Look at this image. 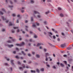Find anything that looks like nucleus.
Segmentation results:
<instances>
[{
	"instance_id": "5fc2aeb1",
	"label": "nucleus",
	"mask_w": 73,
	"mask_h": 73,
	"mask_svg": "<svg viewBox=\"0 0 73 73\" xmlns=\"http://www.w3.org/2000/svg\"><path fill=\"white\" fill-rule=\"evenodd\" d=\"M8 22H9V20H7L6 21V22L7 23Z\"/></svg>"
},
{
	"instance_id": "412c9836",
	"label": "nucleus",
	"mask_w": 73,
	"mask_h": 73,
	"mask_svg": "<svg viewBox=\"0 0 73 73\" xmlns=\"http://www.w3.org/2000/svg\"><path fill=\"white\" fill-rule=\"evenodd\" d=\"M18 64L19 65H21V62L19 61H18Z\"/></svg>"
},
{
	"instance_id": "0e129e2a",
	"label": "nucleus",
	"mask_w": 73,
	"mask_h": 73,
	"mask_svg": "<svg viewBox=\"0 0 73 73\" xmlns=\"http://www.w3.org/2000/svg\"><path fill=\"white\" fill-rule=\"evenodd\" d=\"M58 10H61V8H58Z\"/></svg>"
},
{
	"instance_id": "49530a36",
	"label": "nucleus",
	"mask_w": 73,
	"mask_h": 73,
	"mask_svg": "<svg viewBox=\"0 0 73 73\" xmlns=\"http://www.w3.org/2000/svg\"><path fill=\"white\" fill-rule=\"evenodd\" d=\"M16 51H14L13 52V53H14V54H16Z\"/></svg>"
},
{
	"instance_id": "2f4dec72",
	"label": "nucleus",
	"mask_w": 73,
	"mask_h": 73,
	"mask_svg": "<svg viewBox=\"0 0 73 73\" xmlns=\"http://www.w3.org/2000/svg\"><path fill=\"white\" fill-rule=\"evenodd\" d=\"M22 66L23 67V68H25V65L24 64Z\"/></svg>"
},
{
	"instance_id": "052dcab7",
	"label": "nucleus",
	"mask_w": 73,
	"mask_h": 73,
	"mask_svg": "<svg viewBox=\"0 0 73 73\" xmlns=\"http://www.w3.org/2000/svg\"><path fill=\"white\" fill-rule=\"evenodd\" d=\"M20 58L22 60H23V57L21 56L20 57Z\"/></svg>"
},
{
	"instance_id": "6e6d98bb",
	"label": "nucleus",
	"mask_w": 73,
	"mask_h": 73,
	"mask_svg": "<svg viewBox=\"0 0 73 73\" xmlns=\"http://www.w3.org/2000/svg\"><path fill=\"white\" fill-rule=\"evenodd\" d=\"M33 27H36V25H33Z\"/></svg>"
},
{
	"instance_id": "1a4fd4ad",
	"label": "nucleus",
	"mask_w": 73,
	"mask_h": 73,
	"mask_svg": "<svg viewBox=\"0 0 73 73\" xmlns=\"http://www.w3.org/2000/svg\"><path fill=\"white\" fill-rule=\"evenodd\" d=\"M36 71L37 73H40V70L38 69H36Z\"/></svg>"
},
{
	"instance_id": "bb28decb",
	"label": "nucleus",
	"mask_w": 73,
	"mask_h": 73,
	"mask_svg": "<svg viewBox=\"0 0 73 73\" xmlns=\"http://www.w3.org/2000/svg\"><path fill=\"white\" fill-rule=\"evenodd\" d=\"M31 3H34V1L33 0H31Z\"/></svg>"
},
{
	"instance_id": "a211bd4d",
	"label": "nucleus",
	"mask_w": 73,
	"mask_h": 73,
	"mask_svg": "<svg viewBox=\"0 0 73 73\" xmlns=\"http://www.w3.org/2000/svg\"><path fill=\"white\" fill-rule=\"evenodd\" d=\"M31 21H33V17H31Z\"/></svg>"
},
{
	"instance_id": "aec40b11",
	"label": "nucleus",
	"mask_w": 73,
	"mask_h": 73,
	"mask_svg": "<svg viewBox=\"0 0 73 73\" xmlns=\"http://www.w3.org/2000/svg\"><path fill=\"white\" fill-rule=\"evenodd\" d=\"M48 13H49V11H48L46 12V15H48Z\"/></svg>"
},
{
	"instance_id": "a19ab883",
	"label": "nucleus",
	"mask_w": 73,
	"mask_h": 73,
	"mask_svg": "<svg viewBox=\"0 0 73 73\" xmlns=\"http://www.w3.org/2000/svg\"><path fill=\"white\" fill-rule=\"evenodd\" d=\"M63 56H64V57H66L67 56V55H63Z\"/></svg>"
},
{
	"instance_id": "6ab92c4d",
	"label": "nucleus",
	"mask_w": 73,
	"mask_h": 73,
	"mask_svg": "<svg viewBox=\"0 0 73 73\" xmlns=\"http://www.w3.org/2000/svg\"><path fill=\"white\" fill-rule=\"evenodd\" d=\"M34 13H35V14H36V13H39L36 11H34Z\"/></svg>"
},
{
	"instance_id": "ddd939ff",
	"label": "nucleus",
	"mask_w": 73,
	"mask_h": 73,
	"mask_svg": "<svg viewBox=\"0 0 73 73\" xmlns=\"http://www.w3.org/2000/svg\"><path fill=\"white\" fill-rule=\"evenodd\" d=\"M15 58H16L17 59H19V58H19V57L18 56H15Z\"/></svg>"
},
{
	"instance_id": "bf43d9fd",
	"label": "nucleus",
	"mask_w": 73,
	"mask_h": 73,
	"mask_svg": "<svg viewBox=\"0 0 73 73\" xmlns=\"http://www.w3.org/2000/svg\"><path fill=\"white\" fill-rule=\"evenodd\" d=\"M5 65H8V64H7V63H5Z\"/></svg>"
},
{
	"instance_id": "f704fd0d",
	"label": "nucleus",
	"mask_w": 73,
	"mask_h": 73,
	"mask_svg": "<svg viewBox=\"0 0 73 73\" xmlns=\"http://www.w3.org/2000/svg\"><path fill=\"white\" fill-rule=\"evenodd\" d=\"M34 38H37V36L36 35H35L34 36Z\"/></svg>"
},
{
	"instance_id": "a878e982",
	"label": "nucleus",
	"mask_w": 73,
	"mask_h": 73,
	"mask_svg": "<svg viewBox=\"0 0 73 73\" xmlns=\"http://www.w3.org/2000/svg\"><path fill=\"white\" fill-rule=\"evenodd\" d=\"M52 68L53 69H56V66H54L52 67Z\"/></svg>"
},
{
	"instance_id": "9d476101",
	"label": "nucleus",
	"mask_w": 73,
	"mask_h": 73,
	"mask_svg": "<svg viewBox=\"0 0 73 73\" xmlns=\"http://www.w3.org/2000/svg\"><path fill=\"white\" fill-rule=\"evenodd\" d=\"M31 73H36V71H35V70H31Z\"/></svg>"
},
{
	"instance_id": "423d86ee",
	"label": "nucleus",
	"mask_w": 73,
	"mask_h": 73,
	"mask_svg": "<svg viewBox=\"0 0 73 73\" xmlns=\"http://www.w3.org/2000/svg\"><path fill=\"white\" fill-rule=\"evenodd\" d=\"M13 25V24H12V22L9 23V27H10V26H12Z\"/></svg>"
},
{
	"instance_id": "9b49d317",
	"label": "nucleus",
	"mask_w": 73,
	"mask_h": 73,
	"mask_svg": "<svg viewBox=\"0 0 73 73\" xmlns=\"http://www.w3.org/2000/svg\"><path fill=\"white\" fill-rule=\"evenodd\" d=\"M40 70L41 71V72H44V68H42L40 69Z\"/></svg>"
},
{
	"instance_id": "5701e85b",
	"label": "nucleus",
	"mask_w": 73,
	"mask_h": 73,
	"mask_svg": "<svg viewBox=\"0 0 73 73\" xmlns=\"http://www.w3.org/2000/svg\"><path fill=\"white\" fill-rule=\"evenodd\" d=\"M64 62L65 63V65H67V62L66 61H64Z\"/></svg>"
},
{
	"instance_id": "b1692460",
	"label": "nucleus",
	"mask_w": 73,
	"mask_h": 73,
	"mask_svg": "<svg viewBox=\"0 0 73 73\" xmlns=\"http://www.w3.org/2000/svg\"><path fill=\"white\" fill-rule=\"evenodd\" d=\"M0 13L1 15H3V13L1 11H0Z\"/></svg>"
},
{
	"instance_id": "7ed1b4c3",
	"label": "nucleus",
	"mask_w": 73,
	"mask_h": 73,
	"mask_svg": "<svg viewBox=\"0 0 73 73\" xmlns=\"http://www.w3.org/2000/svg\"><path fill=\"white\" fill-rule=\"evenodd\" d=\"M41 45H43V44H42V43H38L37 45H36V46H37V47H38V46H40Z\"/></svg>"
},
{
	"instance_id": "72a5a7b5",
	"label": "nucleus",
	"mask_w": 73,
	"mask_h": 73,
	"mask_svg": "<svg viewBox=\"0 0 73 73\" xmlns=\"http://www.w3.org/2000/svg\"><path fill=\"white\" fill-rule=\"evenodd\" d=\"M11 40L13 42H14L15 41V39H12Z\"/></svg>"
},
{
	"instance_id": "dca6fc26",
	"label": "nucleus",
	"mask_w": 73,
	"mask_h": 73,
	"mask_svg": "<svg viewBox=\"0 0 73 73\" xmlns=\"http://www.w3.org/2000/svg\"><path fill=\"white\" fill-rule=\"evenodd\" d=\"M60 65L62 67H64V64H62V63H60Z\"/></svg>"
},
{
	"instance_id": "e2e57ef3",
	"label": "nucleus",
	"mask_w": 73,
	"mask_h": 73,
	"mask_svg": "<svg viewBox=\"0 0 73 73\" xmlns=\"http://www.w3.org/2000/svg\"><path fill=\"white\" fill-rule=\"evenodd\" d=\"M9 38H10V39H12V38H13L12 37H9Z\"/></svg>"
},
{
	"instance_id": "f257e3e1",
	"label": "nucleus",
	"mask_w": 73,
	"mask_h": 73,
	"mask_svg": "<svg viewBox=\"0 0 73 73\" xmlns=\"http://www.w3.org/2000/svg\"><path fill=\"white\" fill-rule=\"evenodd\" d=\"M13 61H14L13 60H11V63L13 66L15 65V64H14V63H13Z\"/></svg>"
},
{
	"instance_id": "13d9d810",
	"label": "nucleus",
	"mask_w": 73,
	"mask_h": 73,
	"mask_svg": "<svg viewBox=\"0 0 73 73\" xmlns=\"http://www.w3.org/2000/svg\"><path fill=\"white\" fill-rule=\"evenodd\" d=\"M49 34H50V35H53V34H52V33L51 32H50L49 33Z\"/></svg>"
},
{
	"instance_id": "7c9ffc66",
	"label": "nucleus",
	"mask_w": 73,
	"mask_h": 73,
	"mask_svg": "<svg viewBox=\"0 0 73 73\" xmlns=\"http://www.w3.org/2000/svg\"><path fill=\"white\" fill-rule=\"evenodd\" d=\"M46 66H47V67H48V68H50V65H49L47 64Z\"/></svg>"
},
{
	"instance_id": "79ce46f5",
	"label": "nucleus",
	"mask_w": 73,
	"mask_h": 73,
	"mask_svg": "<svg viewBox=\"0 0 73 73\" xmlns=\"http://www.w3.org/2000/svg\"><path fill=\"white\" fill-rule=\"evenodd\" d=\"M29 41H30V42H32V39H30L29 40Z\"/></svg>"
},
{
	"instance_id": "2eb2a0df",
	"label": "nucleus",
	"mask_w": 73,
	"mask_h": 73,
	"mask_svg": "<svg viewBox=\"0 0 73 73\" xmlns=\"http://www.w3.org/2000/svg\"><path fill=\"white\" fill-rule=\"evenodd\" d=\"M5 58H6V59H7V61H9V60H10V59H9V58H7V57H5Z\"/></svg>"
},
{
	"instance_id": "c9c22d12",
	"label": "nucleus",
	"mask_w": 73,
	"mask_h": 73,
	"mask_svg": "<svg viewBox=\"0 0 73 73\" xmlns=\"http://www.w3.org/2000/svg\"><path fill=\"white\" fill-rule=\"evenodd\" d=\"M11 32L13 33H15V31L12 30Z\"/></svg>"
},
{
	"instance_id": "473e14b6",
	"label": "nucleus",
	"mask_w": 73,
	"mask_h": 73,
	"mask_svg": "<svg viewBox=\"0 0 73 73\" xmlns=\"http://www.w3.org/2000/svg\"><path fill=\"white\" fill-rule=\"evenodd\" d=\"M68 61L69 62L72 61V59H69Z\"/></svg>"
},
{
	"instance_id": "393cba45",
	"label": "nucleus",
	"mask_w": 73,
	"mask_h": 73,
	"mask_svg": "<svg viewBox=\"0 0 73 73\" xmlns=\"http://www.w3.org/2000/svg\"><path fill=\"white\" fill-rule=\"evenodd\" d=\"M12 16H13V17H15V16H16V15L15 14H13L12 15Z\"/></svg>"
},
{
	"instance_id": "3c124183",
	"label": "nucleus",
	"mask_w": 73,
	"mask_h": 73,
	"mask_svg": "<svg viewBox=\"0 0 73 73\" xmlns=\"http://www.w3.org/2000/svg\"><path fill=\"white\" fill-rule=\"evenodd\" d=\"M37 17H38V18H40V17H41V16H40V15H38Z\"/></svg>"
},
{
	"instance_id": "de8ad7c7",
	"label": "nucleus",
	"mask_w": 73,
	"mask_h": 73,
	"mask_svg": "<svg viewBox=\"0 0 73 73\" xmlns=\"http://www.w3.org/2000/svg\"><path fill=\"white\" fill-rule=\"evenodd\" d=\"M31 63H32V62H31V61H29V62L28 64H31Z\"/></svg>"
},
{
	"instance_id": "0eeeda50",
	"label": "nucleus",
	"mask_w": 73,
	"mask_h": 73,
	"mask_svg": "<svg viewBox=\"0 0 73 73\" xmlns=\"http://www.w3.org/2000/svg\"><path fill=\"white\" fill-rule=\"evenodd\" d=\"M21 52L24 55V56H25L26 55V54L24 53V51H21Z\"/></svg>"
},
{
	"instance_id": "4d7b16f0",
	"label": "nucleus",
	"mask_w": 73,
	"mask_h": 73,
	"mask_svg": "<svg viewBox=\"0 0 73 73\" xmlns=\"http://www.w3.org/2000/svg\"><path fill=\"white\" fill-rule=\"evenodd\" d=\"M10 3H11V4H13V2H12L11 1H10Z\"/></svg>"
},
{
	"instance_id": "f3484780",
	"label": "nucleus",
	"mask_w": 73,
	"mask_h": 73,
	"mask_svg": "<svg viewBox=\"0 0 73 73\" xmlns=\"http://www.w3.org/2000/svg\"><path fill=\"white\" fill-rule=\"evenodd\" d=\"M13 28H14V29H18V28H19V27H13Z\"/></svg>"
},
{
	"instance_id": "a18cd8bd",
	"label": "nucleus",
	"mask_w": 73,
	"mask_h": 73,
	"mask_svg": "<svg viewBox=\"0 0 73 73\" xmlns=\"http://www.w3.org/2000/svg\"><path fill=\"white\" fill-rule=\"evenodd\" d=\"M19 31H20V30H19V29H18L17 31V32L18 33H19Z\"/></svg>"
},
{
	"instance_id": "4be33fe9",
	"label": "nucleus",
	"mask_w": 73,
	"mask_h": 73,
	"mask_svg": "<svg viewBox=\"0 0 73 73\" xmlns=\"http://www.w3.org/2000/svg\"><path fill=\"white\" fill-rule=\"evenodd\" d=\"M16 45H17V46H21L20 44H16Z\"/></svg>"
},
{
	"instance_id": "680f3d73",
	"label": "nucleus",
	"mask_w": 73,
	"mask_h": 73,
	"mask_svg": "<svg viewBox=\"0 0 73 73\" xmlns=\"http://www.w3.org/2000/svg\"><path fill=\"white\" fill-rule=\"evenodd\" d=\"M25 51L26 52H27L28 51V49H26V50H25Z\"/></svg>"
},
{
	"instance_id": "e433bc0d",
	"label": "nucleus",
	"mask_w": 73,
	"mask_h": 73,
	"mask_svg": "<svg viewBox=\"0 0 73 73\" xmlns=\"http://www.w3.org/2000/svg\"><path fill=\"white\" fill-rule=\"evenodd\" d=\"M2 11H3L4 12H6L5 10L4 9H2Z\"/></svg>"
},
{
	"instance_id": "774afa93",
	"label": "nucleus",
	"mask_w": 73,
	"mask_h": 73,
	"mask_svg": "<svg viewBox=\"0 0 73 73\" xmlns=\"http://www.w3.org/2000/svg\"><path fill=\"white\" fill-rule=\"evenodd\" d=\"M30 33H31V34H32V33H33L32 32L30 31Z\"/></svg>"
},
{
	"instance_id": "c85d7f7f",
	"label": "nucleus",
	"mask_w": 73,
	"mask_h": 73,
	"mask_svg": "<svg viewBox=\"0 0 73 73\" xmlns=\"http://www.w3.org/2000/svg\"><path fill=\"white\" fill-rule=\"evenodd\" d=\"M53 37L54 39H55V38H56V36L54 35L53 36Z\"/></svg>"
},
{
	"instance_id": "69168bd1",
	"label": "nucleus",
	"mask_w": 73,
	"mask_h": 73,
	"mask_svg": "<svg viewBox=\"0 0 73 73\" xmlns=\"http://www.w3.org/2000/svg\"><path fill=\"white\" fill-rule=\"evenodd\" d=\"M48 58H46V61H48Z\"/></svg>"
},
{
	"instance_id": "8fccbe9b",
	"label": "nucleus",
	"mask_w": 73,
	"mask_h": 73,
	"mask_svg": "<svg viewBox=\"0 0 73 73\" xmlns=\"http://www.w3.org/2000/svg\"><path fill=\"white\" fill-rule=\"evenodd\" d=\"M28 22V21L27 20H26L25 21V23H27Z\"/></svg>"
},
{
	"instance_id": "4468645a",
	"label": "nucleus",
	"mask_w": 73,
	"mask_h": 73,
	"mask_svg": "<svg viewBox=\"0 0 73 73\" xmlns=\"http://www.w3.org/2000/svg\"><path fill=\"white\" fill-rule=\"evenodd\" d=\"M36 57H37V58H39L40 55H39L37 54L36 55Z\"/></svg>"
},
{
	"instance_id": "cd10ccee",
	"label": "nucleus",
	"mask_w": 73,
	"mask_h": 73,
	"mask_svg": "<svg viewBox=\"0 0 73 73\" xmlns=\"http://www.w3.org/2000/svg\"><path fill=\"white\" fill-rule=\"evenodd\" d=\"M36 24L38 26L40 25V24H39V23H37V22L36 23Z\"/></svg>"
},
{
	"instance_id": "338daca9",
	"label": "nucleus",
	"mask_w": 73,
	"mask_h": 73,
	"mask_svg": "<svg viewBox=\"0 0 73 73\" xmlns=\"http://www.w3.org/2000/svg\"><path fill=\"white\" fill-rule=\"evenodd\" d=\"M20 16V15H17V17H19Z\"/></svg>"
},
{
	"instance_id": "37998d69",
	"label": "nucleus",
	"mask_w": 73,
	"mask_h": 73,
	"mask_svg": "<svg viewBox=\"0 0 73 73\" xmlns=\"http://www.w3.org/2000/svg\"><path fill=\"white\" fill-rule=\"evenodd\" d=\"M28 56H29V57H30V56H31V55L30 54H28Z\"/></svg>"
},
{
	"instance_id": "c756f323",
	"label": "nucleus",
	"mask_w": 73,
	"mask_h": 73,
	"mask_svg": "<svg viewBox=\"0 0 73 73\" xmlns=\"http://www.w3.org/2000/svg\"><path fill=\"white\" fill-rule=\"evenodd\" d=\"M60 16H61V17H64V15L62 14H60Z\"/></svg>"
},
{
	"instance_id": "ea45409f",
	"label": "nucleus",
	"mask_w": 73,
	"mask_h": 73,
	"mask_svg": "<svg viewBox=\"0 0 73 73\" xmlns=\"http://www.w3.org/2000/svg\"><path fill=\"white\" fill-rule=\"evenodd\" d=\"M62 36H65V34H64V33H62Z\"/></svg>"
},
{
	"instance_id": "20e7f679",
	"label": "nucleus",
	"mask_w": 73,
	"mask_h": 73,
	"mask_svg": "<svg viewBox=\"0 0 73 73\" xmlns=\"http://www.w3.org/2000/svg\"><path fill=\"white\" fill-rule=\"evenodd\" d=\"M7 46H9V47H12V46H13V44H8Z\"/></svg>"
},
{
	"instance_id": "39448f33",
	"label": "nucleus",
	"mask_w": 73,
	"mask_h": 73,
	"mask_svg": "<svg viewBox=\"0 0 73 73\" xmlns=\"http://www.w3.org/2000/svg\"><path fill=\"white\" fill-rule=\"evenodd\" d=\"M66 46L65 44H62L61 45V47H62V48H64V47H65Z\"/></svg>"
},
{
	"instance_id": "603ef678",
	"label": "nucleus",
	"mask_w": 73,
	"mask_h": 73,
	"mask_svg": "<svg viewBox=\"0 0 73 73\" xmlns=\"http://www.w3.org/2000/svg\"><path fill=\"white\" fill-rule=\"evenodd\" d=\"M21 12L22 13H23V12H24V11L22 10L21 11Z\"/></svg>"
},
{
	"instance_id": "4c0bfd02",
	"label": "nucleus",
	"mask_w": 73,
	"mask_h": 73,
	"mask_svg": "<svg viewBox=\"0 0 73 73\" xmlns=\"http://www.w3.org/2000/svg\"><path fill=\"white\" fill-rule=\"evenodd\" d=\"M13 6H9V8H12L13 7Z\"/></svg>"
},
{
	"instance_id": "f03ea898",
	"label": "nucleus",
	"mask_w": 73,
	"mask_h": 73,
	"mask_svg": "<svg viewBox=\"0 0 73 73\" xmlns=\"http://www.w3.org/2000/svg\"><path fill=\"white\" fill-rule=\"evenodd\" d=\"M24 45H25V43H24V42H23L21 43V46H24Z\"/></svg>"
},
{
	"instance_id": "09e8293b",
	"label": "nucleus",
	"mask_w": 73,
	"mask_h": 73,
	"mask_svg": "<svg viewBox=\"0 0 73 73\" xmlns=\"http://www.w3.org/2000/svg\"><path fill=\"white\" fill-rule=\"evenodd\" d=\"M5 31V29H3L2 30V32H4Z\"/></svg>"
},
{
	"instance_id": "f8f14e48",
	"label": "nucleus",
	"mask_w": 73,
	"mask_h": 73,
	"mask_svg": "<svg viewBox=\"0 0 73 73\" xmlns=\"http://www.w3.org/2000/svg\"><path fill=\"white\" fill-rule=\"evenodd\" d=\"M1 18L3 20H6V19L4 18V17L3 16H2L1 17Z\"/></svg>"
},
{
	"instance_id": "c03bdc74",
	"label": "nucleus",
	"mask_w": 73,
	"mask_h": 73,
	"mask_svg": "<svg viewBox=\"0 0 73 73\" xmlns=\"http://www.w3.org/2000/svg\"><path fill=\"white\" fill-rule=\"evenodd\" d=\"M23 68V67H19V69H22Z\"/></svg>"
},
{
	"instance_id": "6e6552de",
	"label": "nucleus",
	"mask_w": 73,
	"mask_h": 73,
	"mask_svg": "<svg viewBox=\"0 0 73 73\" xmlns=\"http://www.w3.org/2000/svg\"><path fill=\"white\" fill-rule=\"evenodd\" d=\"M7 42H8V43H11L12 41L11 40H9L7 41Z\"/></svg>"
},
{
	"instance_id": "58836bf2",
	"label": "nucleus",
	"mask_w": 73,
	"mask_h": 73,
	"mask_svg": "<svg viewBox=\"0 0 73 73\" xmlns=\"http://www.w3.org/2000/svg\"><path fill=\"white\" fill-rule=\"evenodd\" d=\"M19 19H18L17 21H16L17 23H19Z\"/></svg>"
},
{
	"instance_id": "864d4df0",
	"label": "nucleus",
	"mask_w": 73,
	"mask_h": 73,
	"mask_svg": "<svg viewBox=\"0 0 73 73\" xmlns=\"http://www.w3.org/2000/svg\"><path fill=\"white\" fill-rule=\"evenodd\" d=\"M46 56H49V53H46Z\"/></svg>"
}]
</instances>
